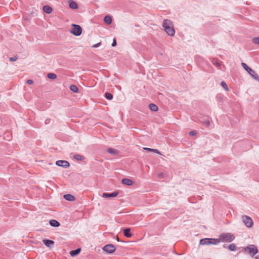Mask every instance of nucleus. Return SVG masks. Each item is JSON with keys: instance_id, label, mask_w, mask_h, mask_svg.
I'll list each match as a JSON object with an SVG mask.
<instances>
[{"instance_id": "17", "label": "nucleus", "mask_w": 259, "mask_h": 259, "mask_svg": "<svg viewBox=\"0 0 259 259\" xmlns=\"http://www.w3.org/2000/svg\"><path fill=\"white\" fill-rule=\"evenodd\" d=\"M64 198L66 200L70 201H73L75 199V197L71 194H66L64 196Z\"/></svg>"}, {"instance_id": "24", "label": "nucleus", "mask_w": 259, "mask_h": 259, "mask_svg": "<svg viewBox=\"0 0 259 259\" xmlns=\"http://www.w3.org/2000/svg\"><path fill=\"white\" fill-rule=\"evenodd\" d=\"M70 89L73 93H77L78 91V89L77 87L75 85H71L70 87Z\"/></svg>"}, {"instance_id": "25", "label": "nucleus", "mask_w": 259, "mask_h": 259, "mask_svg": "<svg viewBox=\"0 0 259 259\" xmlns=\"http://www.w3.org/2000/svg\"><path fill=\"white\" fill-rule=\"evenodd\" d=\"M74 159L77 160H82L84 159V157L80 154H76L73 156Z\"/></svg>"}, {"instance_id": "12", "label": "nucleus", "mask_w": 259, "mask_h": 259, "mask_svg": "<svg viewBox=\"0 0 259 259\" xmlns=\"http://www.w3.org/2000/svg\"><path fill=\"white\" fill-rule=\"evenodd\" d=\"M49 224L51 226L54 227H58L60 226V224L58 221H57L56 220H53V219L49 221Z\"/></svg>"}, {"instance_id": "26", "label": "nucleus", "mask_w": 259, "mask_h": 259, "mask_svg": "<svg viewBox=\"0 0 259 259\" xmlns=\"http://www.w3.org/2000/svg\"><path fill=\"white\" fill-rule=\"evenodd\" d=\"M229 249L231 250V251H235L236 250V246L235 245V244H231L229 245V247H228Z\"/></svg>"}, {"instance_id": "36", "label": "nucleus", "mask_w": 259, "mask_h": 259, "mask_svg": "<svg viewBox=\"0 0 259 259\" xmlns=\"http://www.w3.org/2000/svg\"><path fill=\"white\" fill-rule=\"evenodd\" d=\"M116 45V41L115 39H113V42L112 44V46L114 47Z\"/></svg>"}, {"instance_id": "35", "label": "nucleus", "mask_w": 259, "mask_h": 259, "mask_svg": "<svg viewBox=\"0 0 259 259\" xmlns=\"http://www.w3.org/2000/svg\"><path fill=\"white\" fill-rule=\"evenodd\" d=\"M144 149L148 151H153V149L149 148H144Z\"/></svg>"}, {"instance_id": "10", "label": "nucleus", "mask_w": 259, "mask_h": 259, "mask_svg": "<svg viewBox=\"0 0 259 259\" xmlns=\"http://www.w3.org/2000/svg\"><path fill=\"white\" fill-rule=\"evenodd\" d=\"M118 193L117 192H114L111 193H104L102 195V197L105 198L114 197H116L118 195Z\"/></svg>"}, {"instance_id": "21", "label": "nucleus", "mask_w": 259, "mask_h": 259, "mask_svg": "<svg viewBox=\"0 0 259 259\" xmlns=\"http://www.w3.org/2000/svg\"><path fill=\"white\" fill-rule=\"evenodd\" d=\"M69 7L72 9H76L77 8V5L75 2L70 1L69 2Z\"/></svg>"}, {"instance_id": "27", "label": "nucleus", "mask_w": 259, "mask_h": 259, "mask_svg": "<svg viewBox=\"0 0 259 259\" xmlns=\"http://www.w3.org/2000/svg\"><path fill=\"white\" fill-rule=\"evenodd\" d=\"M222 87L226 90L228 91L229 89L228 88L227 84L224 81H222L221 83Z\"/></svg>"}, {"instance_id": "4", "label": "nucleus", "mask_w": 259, "mask_h": 259, "mask_svg": "<svg viewBox=\"0 0 259 259\" xmlns=\"http://www.w3.org/2000/svg\"><path fill=\"white\" fill-rule=\"evenodd\" d=\"M242 66L252 76V77L259 81L258 75L254 70H253L245 63H242Z\"/></svg>"}, {"instance_id": "11", "label": "nucleus", "mask_w": 259, "mask_h": 259, "mask_svg": "<svg viewBox=\"0 0 259 259\" xmlns=\"http://www.w3.org/2000/svg\"><path fill=\"white\" fill-rule=\"evenodd\" d=\"M122 183L127 186H131L133 184V182L130 179L124 178L122 180Z\"/></svg>"}, {"instance_id": "8", "label": "nucleus", "mask_w": 259, "mask_h": 259, "mask_svg": "<svg viewBox=\"0 0 259 259\" xmlns=\"http://www.w3.org/2000/svg\"><path fill=\"white\" fill-rule=\"evenodd\" d=\"M103 250L108 253H112L115 251V247L114 245L110 244L106 245L103 247Z\"/></svg>"}, {"instance_id": "29", "label": "nucleus", "mask_w": 259, "mask_h": 259, "mask_svg": "<svg viewBox=\"0 0 259 259\" xmlns=\"http://www.w3.org/2000/svg\"><path fill=\"white\" fill-rule=\"evenodd\" d=\"M252 41L255 44L259 45V37L253 38L252 39Z\"/></svg>"}, {"instance_id": "18", "label": "nucleus", "mask_w": 259, "mask_h": 259, "mask_svg": "<svg viewBox=\"0 0 259 259\" xmlns=\"http://www.w3.org/2000/svg\"><path fill=\"white\" fill-rule=\"evenodd\" d=\"M107 152L113 155H117L118 154V151L112 148H109L107 150Z\"/></svg>"}, {"instance_id": "9", "label": "nucleus", "mask_w": 259, "mask_h": 259, "mask_svg": "<svg viewBox=\"0 0 259 259\" xmlns=\"http://www.w3.org/2000/svg\"><path fill=\"white\" fill-rule=\"evenodd\" d=\"M56 164L58 166H62L65 168L69 166V163L66 160H57L56 162Z\"/></svg>"}, {"instance_id": "5", "label": "nucleus", "mask_w": 259, "mask_h": 259, "mask_svg": "<svg viewBox=\"0 0 259 259\" xmlns=\"http://www.w3.org/2000/svg\"><path fill=\"white\" fill-rule=\"evenodd\" d=\"M234 236L231 233H223L220 235V238L219 239L220 241L231 242L234 239Z\"/></svg>"}, {"instance_id": "6", "label": "nucleus", "mask_w": 259, "mask_h": 259, "mask_svg": "<svg viewBox=\"0 0 259 259\" xmlns=\"http://www.w3.org/2000/svg\"><path fill=\"white\" fill-rule=\"evenodd\" d=\"M242 221L245 226L248 228H251L253 225L252 219L249 216L243 215L241 217Z\"/></svg>"}, {"instance_id": "19", "label": "nucleus", "mask_w": 259, "mask_h": 259, "mask_svg": "<svg viewBox=\"0 0 259 259\" xmlns=\"http://www.w3.org/2000/svg\"><path fill=\"white\" fill-rule=\"evenodd\" d=\"M81 249L80 248H77L75 250H71L70 252V254L72 256H75L77 255L80 252Z\"/></svg>"}, {"instance_id": "28", "label": "nucleus", "mask_w": 259, "mask_h": 259, "mask_svg": "<svg viewBox=\"0 0 259 259\" xmlns=\"http://www.w3.org/2000/svg\"><path fill=\"white\" fill-rule=\"evenodd\" d=\"M105 97L107 99L110 100L113 99V95L109 93H106L105 94Z\"/></svg>"}, {"instance_id": "3", "label": "nucleus", "mask_w": 259, "mask_h": 259, "mask_svg": "<svg viewBox=\"0 0 259 259\" xmlns=\"http://www.w3.org/2000/svg\"><path fill=\"white\" fill-rule=\"evenodd\" d=\"M220 242V240L219 239L214 238H203L200 240V244L201 245H209V244H217Z\"/></svg>"}, {"instance_id": "37", "label": "nucleus", "mask_w": 259, "mask_h": 259, "mask_svg": "<svg viewBox=\"0 0 259 259\" xmlns=\"http://www.w3.org/2000/svg\"><path fill=\"white\" fill-rule=\"evenodd\" d=\"M153 151L154 152H156V153H157L158 154H160V152L157 149H153Z\"/></svg>"}, {"instance_id": "34", "label": "nucleus", "mask_w": 259, "mask_h": 259, "mask_svg": "<svg viewBox=\"0 0 259 259\" xmlns=\"http://www.w3.org/2000/svg\"><path fill=\"white\" fill-rule=\"evenodd\" d=\"M27 83L29 84H31L33 83V80L31 79H28L27 80Z\"/></svg>"}, {"instance_id": "1", "label": "nucleus", "mask_w": 259, "mask_h": 259, "mask_svg": "<svg viewBox=\"0 0 259 259\" xmlns=\"http://www.w3.org/2000/svg\"><path fill=\"white\" fill-rule=\"evenodd\" d=\"M162 27L164 31L169 36H173L175 34V30L172 21L168 19L164 20L162 23Z\"/></svg>"}, {"instance_id": "31", "label": "nucleus", "mask_w": 259, "mask_h": 259, "mask_svg": "<svg viewBox=\"0 0 259 259\" xmlns=\"http://www.w3.org/2000/svg\"><path fill=\"white\" fill-rule=\"evenodd\" d=\"M189 135L191 136H195L196 134V132L195 131H192L189 132Z\"/></svg>"}, {"instance_id": "33", "label": "nucleus", "mask_w": 259, "mask_h": 259, "mask_svg": "<svg viewBox=\"0 0 259 259\" xmlns=\"http://www.w3.org/2000/svg\"><path fill=\"white\" fill-rule=\"evenodd\" d=\"M101 44V42H98V43H97L96 44L92 46V47L93 48H97V47H99L100 46Z\"/></svg>"}, {"instance_id": "22", "label": "nucleus", "mask_w": 259, "mask_h": 259, "mask_svg": "<svg viewBox=\"0 0 259 259\" xmlns=\"http://www.w3.org/2000/svg\"><path fill=\"white\" fill-rule=\"evenodd\" d=\"M150 109L152 111H157L158 109V107L154 104L151 103L149 105Z\"/></svg>"}, {"instance_id": "14", "label": "nucleus", "mask_w": 259, "mask_h": 259, "mask_svg": "<svg viewBox=\"0 0 259 259\" xmlns=\"http://www.w3.org/2000/svg\"><path fill=\"white\" fill-rule=\"evenodd\" d=\"M43 243L46 246L48 247H51V246L53 245L54 244V241L48 239L43 240Z\"/></svg>"}, {"instance_id": "30", "label": "nucleus", "mask_w": 259, "mask_h": 259, "mask_svg": "<svg viewBox=\"0 0 259 259\" xmlns=\"http://www.w3.org/2000/svg\"><path fill=\"white\" fill-rule=\"evenodd\" d=\"M202 123L206 127H209L210 125V122L209 120H205V121H203Z\"/></svg>"}, {"instance_id": "20", "label": "nucleus", "mask_w": 259, "mask_h": 259, "mask_svg": "<svg viewBox=\"0 0 259 259\" xmlns=\"http://www.w3.org/2000/svg\"><path fill=\"white\" fill-rule=\"evenodd\" d=\"M105 23L107 24H110L112 23V18L109 16H106L104 18Z\"/></svg>"}, {"instance_id": "15", "label": "nucleus", "mask_w": 259, "mask_h": 259, "mask_svg": "<svg viewBox=\"0 0 259 259\" xmlns=\"http://www.w3.org/2000/svg\"><path fill=\"white\" fill-rule=\"evenodd\" d=\"M44 11L47 14H50L52 12L53 9L49 6H45L43 8Z\"/></svg>"}, {"instance_id": "16", "label": "nucleus", "mask_w": 259, "mask_h": 259, "mask_svg": "<svg viewBox=\"0 0 259 259\" xmlns=\"http://www.w3.org/2000/svg\"><path fill=\"white\" fill-rule=\"evenodd\" d=\"M211 62L214 65H215L217 67H218V68H219V69L221 68V62L219 60L215 59H213L211 61Z\"/></svg>"}, {"instance_id": "38", "label": "nucleus", "mask_w": 259, "mask_h": 259, "mask_svg": "<svg viewBox=\"0 0 259 259\" xmlns=\"http://www.w3.org/2000/svg\"><path fill=\"white\" fill-rule=\"evenodd\" d=\"M254 259H259V256H256L254 257Z\"/></svg>"}, {"instance_id": "32", "label": "nucleus", "mask_w": 259, "mask_h": 259, "mask_svg": "<svg viewBox=\"0 0 259 259\" xmlns=\"http://www.w3.org/2000/svg\"><path fill=\"white\" fill-rule=\"evenodd\" d=\"M17 57H11L10 58L9 60L10 61L14 62L17 60Z\"/></svg>"}, {"instance_id": "13", "label": "nucleus", "mask_w": 259, "mask_h": 259, "mask_svg": "<svg viewBox=\"0 0 259 259\" xmlns=\"http://www.w3.org/2000/svg\"><path fill=\"white\" fill-rule=\"evenodd\" d=\"M123 234L127 238H131L132 236V234L131 233L130 228L124 229L123 230Z\"/></svg>"}, {"instance_id": "7", "label": "nucleus", "mask_w": 259, "mask_h": 259, "mask_svg": "<svg viewBox=\"0 0 259 259\" xmlns=\"http://www.w3.org/2000/svg\"><path fill=\"white\" fill-rule=\"evenodd\" d=\"M70 32L75 36H79L82 33V29L79 25L73 24Z\"/></svg>"}, {"instance_id": "23", "label": "nucleus", "mask_w": 259, "mask_h": 259, "mask_svg": "<svg viewBox=\"0 0 259 259\" xmlns=\"http://www.w3.org/2000/svg\"><path fill=\"white\" fill-rule=\"evenodd\" d=\"M47 77L49 78V79H55L57 78V75L55 73H49L48 74H47Z\"/></svg>"}, {"instance_id": "2", "label": "nucleus", "mask_w": 259, "mask_h": 259, "mask_svg": "<svg viewBox=\"0 0 259 259\" xmlns=\"http://www.w3.org/2000/svg\"><path fill=\"white\" fill-rule=\"evenodd\" d=\"M243 249L245 252L248 253L251 257H254L258 252L257 247L253 244H249L244 247Z\"/></svg>"}]
</instances>
